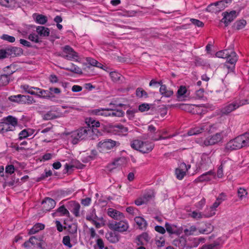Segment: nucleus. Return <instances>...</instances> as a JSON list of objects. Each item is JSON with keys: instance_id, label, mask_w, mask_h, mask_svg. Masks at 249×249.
<instances>
[{"instance_id": "obj_1", "label": "nucleus", "mask_w": 249, "mask_h": 249, "mask_svg": "<svg viewBox=\"0 0 249 249\" xmlns=\"http://www.w3.org/2000/svg\"><path fill=\"white\" fill-rule=\"evenodd\" d=\"M219 58L226 60L224 64L220 65L221 69L226 71L227 73L233 71L235 64L238 60V56L235 52L231 49L219 51Z\"/></svg>"}, {"instance_id": "obj_2", "label": "nucleus", "mask_w": 249, "mask_h": 249, "mask_svg": "<svg viewBox=\"0 0 249 249\" xmlns=\"http://www.w3.org/2000/svg\"><path fill=\"white\" fill-rule=\"evenodd\" d=\"M249 146V130L229 141L225 145L224 151H231Z\"/></svg>"}, {"instance_id": "obj_3", "label": "nucleus", "mask_w": 249, "mask_h": 249, "mask_svg": "<svg viewBox=\"0 0 249 249\" xmlns=\"http://www.w3.org/2000/svg\"><path fill=\"white\" fill-rule=\"evenodd\" d=\"M93 133H95L90 126L81 127L70 133L71 142L77 144L80 140L86 139L90 137Z\"/></svg>"}, {"instance_id": "obj_4", "label": "nucleus", "mask_w": 249, "mask_h": 249, "mask_svg": "<svg viewBox=\"0 0 249 249\" xmlns=\"http://www.w3.org/2000/svg\"><path fill=\"white\" fill-rule=\"evenodd\" d=\"M8 101L6 103L5 107H10L11 103H14L18 104H30L32 103L34 99L33 97L29 95H24L18 94L16 95H12L8 97Z\"/></svg>"}, {"instance_id": "obj_5", "label": "nucleus", "mask_w": 249, "mask_h": 249, "mask_svg": "<svg viewBox=\"0 0 249 249\" xmlns=\"http://www.w3.org/2000/svg\"><path fill=\"white\" fill-rule=\"evenodd\" d=\"M154 144L148 142H143L139 140L133 141L131 146L133 149L139 150L142 153H148L154 148Z\"/></svg>"}, {"instance_id": "obj_6", "label": "nucleus", "mask_w": 249, "mask_h": 249, "mask_svg": "<svg viewBox=\"0 0 249 249\" xmlns=\"http://www.w3.org/2000/svg\"><path fill=\"white\" fill-rule=\"evenodd\" d=\"M62 52L59 53L58 56L68 60L78 61V60L79 58L78 53L70 46L65 45L62 48Z\"/></svg>"}, {"instance_id": "obj_7", "label": "nucleus", "mask_w": 249, "mask_h": 249, "mask_svg": "<svg viewBox=\"0 0 249 249\" xmlns=\"http://www.w3.org/2000/svg\"><path fill=\"white\" fill-rule=\"evenodd\" d=\"M95 113L105 117H121L124 112L123 110H95Z\"/></svg>"}, {"instance_id": "obj_8", "label": "nucleus", "mask_w": 249, "mask_h": 249, "mask_svg": "<svg viewBox=\"0 0 249 249\" xmlns=\"http://www.w3.org/2000/svg\"><path fill=\"white\" fill-rule=\"evenodd\" d=\"M119 222H114L110 224V228L115 231L124 232L127 230L129 228L127 222L124 219L119 220Z\"/></svg>"}, {"instance_id": "obj_9", "label": "nucleus", "mask_w": 249, "mask_h": 249, "mask_svg": "<svg viewBox=\"0 0 249 249\" xmlns=\"http://www.w3.org/2000/svg\"><path fill=\"white\" fill-rule=\"evenodd\" d=\"M116 142L110 139L101 141L98 143V147L102 152L110 150L116 145Z\"/></svg>"}, {"instance_id": "obj_10", "label": "nucleus", "mask_w": 249, "mask_h": 249, "mask_svg": "<svg viewBox=\"0 0 249 249\" xmlns=\"http://www.w3.org/2000/svg\"><path fill=\"white\" fill-rule=\"evenodd\" d=\"M223 16L222 22L227 26L237 17V14L235 11H231L229 13L227 12L223 13Z\"/></svg>"}, {"instance_id": "obj_11", "label": "nucleus", "mask_w": 249, "mask_h": 249, "mask_svg": "<svg viewBox=\"0 0 249 249\" xmlns=\"http://www.w3.org/2000/svg\"><path fill=\"white\" fill-rule=\"evenodd\" d=\"M125 160L124 158H118L109 164L107 166V169L109 171L111 172L114 169L120 167L123 165L125 163Z\"/></svg>"}, {"instance_id": "obj_12", "label": "nucleus", "mask_w": 249, "mask_h": 249, "mask_svg": "<svg viewBox=\"0 0 249 249\" xmlns=\"http://www.w3.org/2000/svg\"><path fill=\"white\" fill-rule=\"evenodd\" d=\"M42 204L44 211H49L54 207L55 202L51 198L46 197L42 202Z\"/></svg>"}, {"instance_id": "obj_13", "label": "nucleus", "mask_w": 249, "mask_h": 249, "mask_svg": "<svg viewBox=\"0 0 249 249\" xmlns=\"http://www.w3.org/2000/svg\"><path fill=\"white\" fill-rule=\"evenodd\" d=\"M107 214L109 216L116 220H119L124 219V216L122 213L112 208L108 209Z\"/></svg>"}, {"instance_id": "obj_14", "label": "nucleus", "mask_w": 249, "mask_h": 249, "mask_svg": "<svg viewBox=\"0 0 249 249\" xmlns=\"http://www.w3.org/2000/svg\"><path fill=\"white\" fill-rule=\"evenodd\" d=\"M187 166L184 163L180 164L179 168L176 169V175L178 179H182L186 175V172L187 171Z\"/></svg>"}, {"instance_id": "obj_15", "label": "nucleus", "mask_w": 249, "mask_h": 249, "mask_svg": "<svg viewBox=\"0 0 249 249\" xmlns=\"http://www.w3.org/2000/svg\"><path fill=\"white\" fill-rule=\"evenodd\" d=\"M112 129L116 134L119 135H126L128 131L127 128L122 124L114 125Z\"/></svg>"}, {"instance_id": "obj_16", "label": "nucleus", "mask_w": 249, "mask_h": 249, "mask_svg": "<svg viewBox=\"0 0 249 249\" xmlns=\"http://www.w3.org/2000/svg\"><path fill=\"white\" fill-rule=\"evenodd\" d=\"M106 237L108 241L112 243L118 242L120 239L119 235L115 231L107 233Z\"/></svg>"}, {"instance_id": "obj_17", "label": "nucleus", "mask_w": 249, "mask_h": 249, "mask_svg": "<svg viewBox=\"0 0 249 249\" xmlns=\"http://www.w3.org/2000/svg\"><path fill=\"white\" fill-rule=\"evenodd\" d=\"M63 115V114H59L57 110H51L45 114L43 116L44 120H49L57 117H60Z\"/></svg>"}, {"instance_id": "obj_18", "label": "nucleus", "mask_w": 249, "mask_h": 249, "mask_svg": "<svg viewBox=\"0 0 249 249\" xmlns=\"http://www.w3.org/2000/svg\"><path fill=\"white\" fill-rule=\"evenodd\" d=\"M205 130H208V128H205L204 125H201L200 126L195 127L190 129L187 132L188 136H193L198 135Z\"/></svg>"}, {"instance_id": "obj_19", "label": "nucleus", "mask_w": 249, "mask_h": 249, "mask_svg": "<svg viewBox=\"0 0 249 249\" xmlns=\"http://www.w3.org/2000/svg\"><path fill=\"white\" fill-rule=\"evenodd\" d=\"M33 18L37 23L42 25L45 24L48 21L47 17L41 14L35 13L33 15Z\"/></svg>"}, {"instance_id": "obj_20", "label": "nucleus", "mask_w": 249, "mask_h": 249, "mask_svg": "<svg viewBox=\"0 0 249 249\" xmlns=\"http://www.w3.org/2000/svg\"><path fill=\"white\" fill-rule=\"evenodd\" d=\"M35 90L37 91L38 94L37 96L42 98H50L53 96H51V91H49L48 90L41 89L39 88H36Z\"/></svg>"}, {"instance_id": "obj_21", "label": "nucleus", "mask_w": 249, "mask_h": 249, "mask_svg": "<svg viewBox=\"0 0 249 249\" xmlns=\"http://www.w3.org/2000/svg\"><path fill=\"white\" fill-rule=\"evenodd\" d=\"M9 53H10V56L16 57L20 56L23 54V50L17 47H8Z\"/></svg>"}, {"instance_id": "obj_22", "label": "nucleus", "mask_w": 249, "mask_h": 249, "mask_svg": "<svg viewBox=\"0 0 249 249\" xmlns=\"http://www.w3.org/2000/svg\"><path fill=\"white\" fill-rule=\"evenodd\" d=\"M6 122L5 123L8 124L9 126L11 128L9 129V131H14L15 126L17 125V119L11 116H9L6 118Z\"/></svg>"}, {"instance_id": "obj_23", "label": "nucleus", "mask_w": 249, "mask_h": 249, "mask_svg": "<svg viewBox=\"0 0 249 249\" xmlns=\"http://www.w3.org/2000/svg\"><path fill=\"white\" fill-rule=\"evenodd\" d=\"M36 31L40 36L47 37L50 35L49 29L44 26H38Z\"/></svg>"}, {"instance_id": "obj_24", "label": "nucleus", "mask_w": 249, "mask_h": 249, "mask_svg": "<svg viewBox=\"0 0 249 249\" xmlns=\"http://www.w3.org/2000/svg\"><path fill=\"white\" fill-rule=\"evenodd\" d=\"M160 92L162 95L166 97H170L174 93L172 90L168 89H167V87L165 85H161V87H160Z\"/></svg>"}, {"instance_id": "obj_25", "label": "nucleus", "mask_w": 249, "mask_h": 249, "mask_svg": "<svg viewBox=\"0 0 249 249\" xmlns=\"http://www.w3.org/2000/svg\"><path fill=\"white\" fill-rule=\"evenodd\" d=\"M14 72L10 73L9 74L0 75V87L7 85L10 80V76Z\"/></svg>"}, {"instance_id": "obj_26", "label": "nucleus", "mask_w": 249, "mask_h": 249, "mask_svg": "<svg viewBox=\"0 0 249 249\" xmlns=\"http://www.w3.org/2000/svg\"><path fill=\"white\" fill-rule=\"evenodd\" d=\"M218 142V136L217 133H216L214 135L208 137L205 139V146L213 145L216 143Z\"/></svg>"}, {"instance_id": "obj_27", "label": "nucleus", "mask_w": 249, "mask_h": 249, "mask_svg": "<svg viewBox=\"0 0 249 249\" xmlns=\"http://www.w3.org/2000/svg\"><path fill=\"white\" fill-rule=\"evenodd\" d=\"M134 220L140 229H143L146 228L147 223L142 217L140 216L136 217Z\"/></svg>"}, {"instance_id": "obj_28", "label": "nucleus", "mask_w": 249, "mask_h": 249, "mask_svg": "<svg viewBox=\"0 0 249 249\" xmlns=\"http://www.w3.org/2000/svg\"><path fill=\"white\" fill-rule=\"evenodd\" d=\"M44 225L41 223H37L29 231V234H34L38 232L39 231L44 229Z\"/></svg>"}, {"instance_id": "obj_29", "label": "nucleus", "mask_w": 249, "mask_h": 249, "mask_svg": "<svg viewBox=\"0 0 249 249\" xmlns=\"http://www.w3.org/2000/svg\"><path fill=\"white\" fill-rule=\"evenodd\" d=\"M136 96L138 98H147L148 97V93L142 88H138L136 90Z\"/></svg>"}, {"instance_id": "obj_30", "label": "nucleus", "mask_w": 249, "mask_h": 249, "mask_svg": "<svg viewBox=\"0 0 249 249\" xmlns=\"http://www.w3.org/2000/svg\"><path fill=\"white\" fill-rule=\"evenodd\" d=\"M206 10L212 13H216L218 12V1L209 4Z\"/></svg>"}, {"instance_id": "obj_31", "label": "nucleus", "mask_w": 249, "mask_h": 249, "mask_svg": "<svg viewBox=\"0 0 249 249\" xmlns=\"http://www.w3.org/2000/svg\"><path fill=\"white\" fill-rule=\"evenodd\" d=\"M187 91V89L184 86L179 87L177 93V98L180 99L181 97H186L185 94Z\"/></svg>"}, {"instance_id": "obj_32", "label": "nucleus", "mask_w": 249, "mask_h": 249, "mask_svg": "<svg viewBox=\"0 0 249 249\" xmlns=\"http://www.w3.org/2000/svg\"><path fill=\"white\" fill-rule=\"evenodd\" d=\"M86 219L90 222H92L94 220H101V218H99L96 214L95 210L93 209L90 213L87 214Z\"/></svg>"}, {"instance_id": "obj_33", "label": "nucleus", "mask_w": 249, "mask_h": 249, "mask_svg": "<svg viewBox=\"0 0 249 249\" xmlns=\"http://www.w3.org/2000/svg\"><path fill=\"white\" fill-rule=\"evenodd\" d=\"M217 207L218 204L216 202H214L213 205L208 209V211L210 212V213H205V217H211L215 214L216 211V208Z\"/></svg>"}, {"instance_id": "obj_34", "label": "nucleus", "mask_w": 249, "mask_h": 249, "mask_svg": "<svg viewBox=\"0 0 249 249\" xmlns=\"http://www.w3.org/2000/svg\"><path fill=\"white\" fill-rule=\"evenodd\" d=\"M165 227L167 231L169 233L175 234L177 233V227L176 225H171L168 223H166Z\"/></svg>"}, {"instance_id": "obj_35", "label": "nucleus", "mask_w": 249, "mask_h": 249, "mask_svg": "<svg viewBox=\"0 0 249 249\" xmlns=\"http://www.w3.org/2000/svg\"><path fill=\"white\" fill-rule=\"evenodd\" d=\"M65 69L77 74H81L82 73L81 68L72 63L71 64V68H66Z\"/></svg>"}, {"instance_id": "obj_36", "label": "nucleus", "mask_w": 249, "mask_h": 249, "mask_svg": "<svg viewBox=\"0 0 249 249\" xmlns=\"http://www.w3.org/2000/svg\"><path fill=\"white\" fill-rule=\"evenodd\" d=\"M230 131V130L228 126L225 127L223 130H221L220 132L219 133V137H220L219 142L222 141L225 138H226Z\"/></svg>"}, {"instance_id": "obj_37", "label": "nucleus", "mask_w": 249, "mask_h": 249, "mask_svg": "<svg viewBox=\"0 0 249 249\" xmlns=\"http://www.w3.org/2000/svg\"><path fill=\"white\" fill-rule=\"evenodd\" d=\"M246 101H235L230 104L227 109H237L241 106L246 104Z\"/></svg>"}, {"instance_id": "obj_38", "label": "nucleus", "mask_w": 249, "mask_h": 249, "mask_svg": "<svg viewBox=\"0 0 249 249\" xmlns=\"http://www.w3.org/2000/svg\"><path fill=\"white\" fill-rule=\"evenodd\" d=\"M232 0H219V11L223 10L231 3Z\"/></svg>"}, {"instance_id": "obj_39", "label": "nucleus", "mask_w": 249, "mask_h": 249, "mask_svg": "<svg viewBox=\"0 0 249 249\" xmlns=\"http://www.w3.org/2000/svg\"><path fill=\"white\" fill-rule=\"evenodd\" d=\"M212 172L210 171L205 174L202 175L198 178V180L199 181H208L211 179V177Z\"/></svg>"}, {"instance_id": "obj_40", "label": "nucleus", "mask_w": 249, "mask_h": 249, "mask_svg": "<svg viewBox=\"0 0 249 249\" xmlns=\"http://www.w3.org/2000/svg\"><path fill=\"white\" fill-rule=\"evenodd\" d=\"M10 56L9 48H6L4 49L0 50V59H4Z\"/></svg>"}, {"instance_id": "obj_41", "label": "nucleus", "mask_w": 249, "mask_h": 249, "mask_svg": "<svg viewBox=\"0 0 249 249\" xmlns=\"http://www.w3.org/2000/svg\"><path fill=\"white\" fill-rule=\"evenodd\" d=\"M5 7L14 8L18 5V0H6Z\"/></svg>"}, {"instance_id": "obj_42", "label": "nucleus", "mask_w": 249, "mask_h": 249, "mask_svg": "<svg viewBox=\"0 0 249 249\" xmlns=\"http://www.w3.org/2000/svg\"><path fill=\"white\" fill-rule=\"evenodd\" d=\"M109 75L113 82H117L119 81L121 76V74L116 71L110 72Z\"/></svg>"}, {"instance_id": "obj_43", "label": "nucleus", "mask_w": 249, "mask_h": 249, "mask_svg": "<svg viewBox=\"0 0 249 249\" xmlns=\"http://www.w3.org/2000/svg\"><path fill=\"white\" fill-rule=\"evenodd\" d=\"M11 128L5 122H0V133H4L8 131Z\"/></svg>"}, {"instance_id": "obj_44", "label": "nucleus", "mask_w": 249, "mask_h": 249, "mask_svg": "<svg viewBox=\"0 0 249 249\" xmlns=\"http://www.w3.org/2000/svg\"><path fill=\"white\" fill-rule=\"evenodd\" d=\"M143 201H144V203H147L149 201L152 199L154 197V195L153 193H147L144 194L142 196Z\"/></svg>"}, {"instance_id": "obj_45", "label": "nucleus", "mask_w": 249, "mask_h": 249, "mask_svg": "<svg viewBox=\"0 0 249 249\" xmlns=\"http://www.w3.org/2000/svg\"><path fill=\"white\" fill-rule=\"evenodd\" d=\"M0 38L2 40H6L9 42L13 43L15 41V38L13 36H9L7 34L2 35Z\"/></svg>"}, {"instance_id": "obj_46", "label": "nucleus", "mask_w": 249, "mask_h": 249, "mask_svg": "<svg viewBox=\"0 0 249 249\" xmlns=\"http://www.w3.org/2000/svg\"><path fill=\"white\" fill-rule=\"evenodd\" d=\"M205 213L197 212L196 211H193L191 214L192 217L196 219H199L205 217Z\"/></svg>"}, {"instance_id": "obj_47", "label": "nucleus", "mask_w": 249, "mask_h": 249, "mask_svg": "<svg viewBox=\"0 0 249 249\" xmlns=\"http://www.w3.org/2000/svg\"><path fill=\"white\" fill-rule=\"evenodd\" d=\"M246 21L244 19H241L237 21L235 24L236 28L238 30L243 29L246 25Z\"/></svg>"}, {"instance_id": "obj_48", "label": "nucleus", "mask_w": 249, "mask_h": 249, "mask_svg": "<svg viewBox=\"0 0 249 249\" xmlns=\"http://www.w3.org/2000/svg\"><path fill=\"white\" fill-rule=\"evenodd\" d=\"M237 193L238 197L241 199H243L244 197H245L248 194L247 191L242 188H240L238 190Z\"/></svg>"}, {"instance_id": "obj_49", "label": "nucleus", "mask_w": 249, "mask_h": 249, "mask_svg": "<svg viewBox=\"0 0 249 249\" xmlns=\"http://www.w3.org/2000/svg\"><path fill=\"white\" fill-rule=\"evenodd\" d=\"M28 39L33 42L36 43H39L41 42L39 40L38 35L35 34H30L28 36Z\"/></svg>"}, {"instance_id": "obj_50", "label": "nucleus", "mask_w": 249, "mask_h": 249, "mask_svg": "<svg viewBox=\"0 0 249 249\" xmlns=\"http://www.w3.org/2000/svg\"><path fill=\"white\" fill-rule=\"evenodd\" d=\"M68 231L71 234H73L77 233V226L75 224H71L68 226Z\"/></svg>"}, {"instance_id": "obj_51", "label": "nucleus", "mask_w": 249, "mask_h": 249, "mask_svg": "<svg viewBox=\"0 0 249 249\" xmlns=\"http://www.w3.org/2000/svg\"><path fill=\"white\" fill-rule=\"evenodd\" d=\"M190 21L193 24L198 27H203L204 25V24L203 23V22L198 19L191 18Z\"/></svg>"}, {"instance_id": "obj_52", "label": "nucleus", "mask_w": 249, "mask_h": 249, "mask_svg": "<svg viewBox=\"0 0 249 249\" xmlns=\"http://www.w3.org/2000/svg\"><path fill=\"white\" fill-rule=\"evenodd\" d=\"M29 137V133L27 130L24 129L19 133V139L22 140Z\"/></svg>"}, {"instance_id": "obj_53", "label": "nucleus", "mask_w": 249, "mask_h": 249, "mask_svg": "<svg viewBox=\"0 0 249 249\" xmlns=\"http://www.w3.org/2000/svg\"><path fill=\"white\" fill-rule=\"evenodd\" d=\"M63 243L66 246L71 248L72 245L70 242V237L69 236H65L63 238Z\"/></svg>"}, {"instance_id": "obj_54", "label": "nucleus", "mask_w": 249, "mask_h": 249, "mask_svg": "<svg viewBox=\"0 0 249 249\" xmlns=\"http://www.w3.org/2000/svg\"><path fill=\"white\" fill-rule=\"evenodd\" d=\"M196 229L195 226H191L189 229H185L184 231L185 234L187 235H190L194 233V232L196 231Z\"/></svg>"}, {"instance_id": "obj_55", "label": "nucleus", "mask_w": 249, "mask_h": 249, "mask_svg": "<svg viewBox=\"0 0 249 249\" xmlns=\"http://www.w3.org/2000/svg\"><path fill=\"white\" fill-rule=\"evenodd\" d=\"M57 212L61 213L63 215H68L69 214V211L64 206H61L57 209Z\"/></svg>"}, {"instance_id": "obj_56", "label": "nucleus", "mask_w": 249, "mask_h": 249, "mask_svg": "<svg viewBox=\"0 0 249 249\" xmlns=\"http://www.w3.org/2000/svg\"><path fill=\"white\" fill-rule=\"evenodd\" d=\"M204 90L203 89L201 88L196 91V96L199 98L201 99L204 96Z\"/></svg>"}, {"instance_id": "obj_57", "label": "nucleus", "mask_w": 249, "mask_h": 249, "mask_svg": "<svg viewBox=\"0 0 249 249\" xmlns=\"http://www.w3.org/2000/svg\"><path fill=\"white\" fill-rule=\"evenodd\" d=\"M139 239H142L143 242H147L149 240L150 238L147 233L144 232L139 235Z\"/></svg>"}, {"instance_id": "obj_58", "label": "nucleus", "mask_w": 249, "mask_h": 249, "mask_svg": "<svg viewBox=\"0 0 249 249\" xmlns=\"http://www.w3.org/2000/svg\"><path fill=\"white\" fill-rule=\"evenodd\" d=\"M175 136H176V134H173V135H169L167 137H162L161 135H160L159 137L158 138L153 137L152 139L154 141H159L160 140L170 139V138H171Z\"/></svg>"}, {"instance_id": "obj_59", "label": "nucleus", "mask_w": 249, "mask_h": 249, "mask_svg": "<svg viewBox=\"0 0 249 249\" xmlns=\"http://www.w3.org/2000/svg\"><path fill=\"white\" fill-rule=\"evenodd\" d=\"M18 179L16 181H15V180H12L9 182H5L3 184V186L4 188H5L6 186H13L14 185H16L18 183Z\"/></svg>"}, {"instance_id": "obj_60", "label": "nucleus", "mask_w": 249, "mask_h": 249, "mask_svg": "<svg viewBox=\"0 0 249 249\" xmlns=\"http://www.w3.org/2000/svg\"><path fill=\"white\" fill-rule=\"evenodd\" d=\"M41 238L40 237L37 238L36 236H33L30 238L29 241L30 243H31L32 245H35L37 244V241H41Z\"/></svg>"}, {"instance_id": "obj_61", "label": "nucleus", "mask_w": 249, "mask_h": 249, "mask_svg": "<svg viewBox=\"0 0 249 249\" xmlns=\"http://www.w3.org/2000/svg\"><path fill=\"white\" fill-rule=\"evenodd\" d=\"M86 60L87 62L91 66H95L97 64V61L92 58L87 57Z\"/></svg>"}, {"instance_id": "obj_62", "label": "nucleus", "mask_w": 249, "mask_h": 249, "mask_svg": "<svg viewBox=\"0 0 249 249\" xmlns=\"http://www.w3.org/2000/svg\"><path fill=\"white\" fill-rule=\"evenodd\" d=\"M14 171L15 168L13 165H9L6 167L5 171L7 173L11 174L14 172Z\"/></svg>"}, {"instance_id": "obj_63", "label": "nucleus", "mask_w": 249, "mask_h": 249, "mask_svg": "<svg viewBox=\"0 0 249 249\" xmlns=\"http://www.w3.org/2000/svg\"><path fill=\"white\" fill-rule=\"evenodd\" d=\"M20 43L23 45L24 46L27 47H32V46L31 44V43L26 40H25L24 39H20L19 40Z\"/></svg>"}, {"instance_id": "obj_64", "label": "nucleus", "mask_w": 249, "mask_h": 249, "mask_svg": "<svg viewBox=\"0 0 249 249\" xmlns=\"http://www.w3.org/2000/svg\"><path fill=\"white\" fill-rule=\"evenodd\" d=\"M50 81L52 83H56L58 82L57 77L55 74H51L49 77Z\"/></svg>"}]
</instances>
